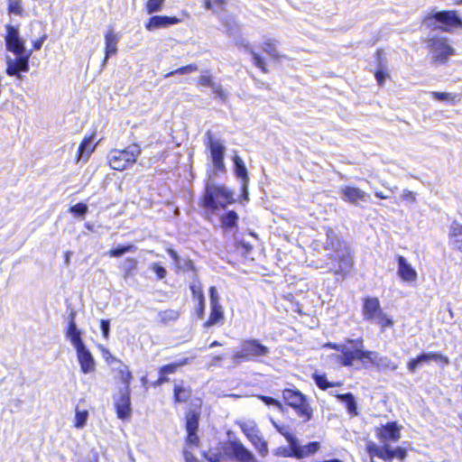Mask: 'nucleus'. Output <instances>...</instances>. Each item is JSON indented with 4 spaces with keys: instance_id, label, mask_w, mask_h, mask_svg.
I'll return each instance as SVG.
<instances>
[{
    "instance_id": "nucleus-1",
    "label": "nucleus",
    "mask_w": 462,
    "mask_h": 462,
    "mask_svg": "<svg viewBox=\"0 0 462 462\" xmlns=\"http://www.w3.org/2000/svg\"><path fill=\"white\" fill-rule=\"evenodd\" d=\"M324 248L333 251L335 254H327L326 260L318 264L317 268H324L329 273L342 276L350 272L354 264L350 248L337 232L330 227L326 231Z\"/></svg>"
},
{
    "instance_id": "nucleus-2",
    "label": "nucleus",
    "mask_w": 462,
    "mask_h": 462,
    "mask_svg": "<svg viewBox=\"0 0 462 462\" xmlns=\"http://www.w3.org/2000/svg\"><path fill=\"white\" fill-rule=\"evenodd\" d=\"M5 45L6 49L15 55L14 59L6 58V73L10 76H17L21 79V72L28 69L29 56L25 54L24 42L20 38L18 29L14 26L6 25Z\"/></svg>"
},
{
    "instance_id": "nucleus-3",
    "label": "nucleus",
    "mask_w": 462,
    "mask_h": 462,
    "mask_svg": "<svg viewBox=\"0 0 462 462\" xmlns=\"http://www.w3.org/2000/svg\"><path fill=\"white\" fill-rule=\"evenodd\" d=\"M234 193L224 185H217L209 176L201 198V206L211 211L225 208L235 202Z\"/></svg>"
},
{
    "instance_id": "nucleus-4",
    "label": "nucleus",
    "mask_w": 462,
    "mask_h": 462,
    "mask_svg": "<svg viewBox=\"0 0 462 462\" xmlns=\"http://www.w3.org/2000/svg\"><path fill=\"white\" fill-rule=\"evenodd\" d=\"M363 338H347L344 344L326 343L324 347L335 349L341 354H336L331 357L342 366L354 367L356 365L358 353L361 351Z\"/></svg>"
},
{
    "instance_id": "nucleus-5",
    "label": "nucleus",
    "mask_w": 462,
    "mask_h": 462,
    "mask_svg": "<svg viewBox=\"0 0 462 462\" xmlns=\"http://www.w3.org/2000/svg\"><path fill=\"white\" fill-rule=\"evenodd\" d=\"M271 350L263 345L260 340L252 338L242 341L240 350L233 356V363L236 365L244 361H263L269 357Z\"/></svg>"
},
{
    "instance_id": "nucleus-6",
    "label": "nucleus",
    "mask_w": 462,
    "mask_h": 462,
    "mask_svg": "<svg viewBox=\"0 0 462 462\" xmlns=\"http://www.w3.org/2000/svg\"><path fill=\"white\" fill-rule=\"evenodd\" d=\"M422 23L429 28H440L446 32L462 28V19L456 11H438L427 15Z\"/></svg>"
},
{
    "instance_id": "nucleus-7",
    "label": "nucleus",
    "mask_w": 462,
    "mask_h": 462,
    "mask_svg": "<svg viewBox=\"0 0 462 462\" xmlns=\"http://www.w3.org/2000/svg\"><path fill=\"white\" fill-rule=\"evenodd\" d=\"M141 153L138 144L133 143L123 150H113L108 153L107 159L110 167L116 171H124L132 166Z\"/></svg>"
},
{
    "instance_id": "nucleus-8",
    "label": "nucleus",
    "mask_w": 462,
    "mask_h": 462,
    "mask_svg": "<svg viewBox=\"0 0 462 462\" xmlns=\"http://www.w3.org/2000/svg\"><path fill=\"white\" fill-rule=\"evenodd\" d=\"M374 365L380 370H394L397 367V365L391 361L386 356H380L379 353L375 351H367L365 350L364 342L362 343V347L360 353H358L356 365L354 366L356 369L360 367H369Z\"/></svg>"
},
{
    "instance_id": "nucleus-9",
    "label": "nucleus",
    "mask_w": 462,
    "mask_h": 462,
    "mask_svg": "<svg viewBox=\"0 0 462 462\" xmlns=\"http://www.w3.org/2000/svg\"><path fill=\"white\" fill-rule=\"evenodd\" d=\"M282 397L287 405L293 408L296 413L308 421L312 417V409L307 402L306 396L297 389L287 388L282 391Z\"/></svg>"
},
{
    "instance_id": "nucleus-10",
    "label": "nucleus",
    "mask_w": 462,
    "mask_h": 462,
    "mask_svg": "<svg viewBox=\"0 0 462 462\" xmlns=\"http://www.w3.org/2000/svg\"><path fill=\"white\" fill-rule=\"evenodd\" d=\"M131 377H122V387L113 395V402L116 411V415L120 420H127L132 413V404L130 398V379Z\"/></svg>"
},
{
    "instance_id": "nucleus-11",
    "label": "nucleus",
    "mask_w": 462,
    "mask_h": 462,
    "mask_svg": "<svg viewBox=\"0 0 462 462\" xmlns=\"http://www.w3.org/2000/svg\"><path fill=\"white\" fill-rule=\"evenodd\" d=\"M432 62L442 65L448 62L450 56L455 54V50L448 43L446 38L432 36L427 41Z\"/></svg>"
},
{
    "instance_id": "nucleus-12",
    "label": "nucleus",
    "mask_w": 462,
    "mask_h": 462,
    "mask_svg": "<svg viewBox=\"0 0 462 462\" xmlns=\"http://www.w3.org/2000/svg\"><path fill=\"white\" fill-rule=\"evenodd\" d=\"M239 427L254 448L259 452L260 456H267L268 444L263 438L256 423L254 420L243 421L239 423Z\"/></svg>"
},
{
    "instance_id": "nucleus-13",
    "label": "nucleus",
    "mask_w": 462,
    "mask_h": 462,
    "mask_svg": "<svg viewBox=\"0 0 462 462\" xmlns=\"http://www.w3.org/2000/svg\"><path fill=\"white\" fill-rule=\"evenodd\" d=\"M205 136L207 138L206 146L210 151L215 173L217 171L225 172L226 166L224 163V157L226 147L223 142L219 139H214L210 131H208Z\"/></svg>"
},
{
    "instance_id": "nucleus-14",
    "label": "nucleus",
    "mask_w": 462,
    "mask_h": 462,
    "mask_svg": "<svg viewBox=\"0 0 462 462\" xmlns=\"http://www.w3.org/2000/svg\"><path fill=\"white\" fill-rule=\"evenodd\" d=\"M431 364L443 367L449 364V360L448 356L438 352H424L408 363V370L410 373H415L418 368Z\"/></svg>"
},
{
    "instance_id": "nucleus-15",
    "label": "nucleus",
    "mask_w": 462,
    "mask_h": 462,
    "mask_svg": "<svg viewBox=\"0 0 462 462\" xmlns=\"http://www.w3.org/2000/svg\"><path fill=\"white\" fill-rule=\"evenodd\" d=\"M210 314L208 319L204 323L205 328L218 324L224 319V310L220 304V296L215 286L209 288Z\"/></svg>"
},
{
    "instance_id": "nucleus-16",
    "label": "nucleus",
    "mask_w": 462,
    "mask_h": 462,
    "mask_svg": "<svg viewBox=\"0 0 462 462\" xmlns=\"http://www.w3.org/2000/svg\"><path fill=\"white\" fill-rule=\"evenodd\" d=\"M340 199L347 203L359 206L360 202H368L370 195L363 189L354 186H343L339 190Z\"/></svg>"
},
{
    "instance_id": "nucleus-17",
    "label": "nucleus",
    "mask_w": 462,
    "mask_h": 462,
    "mask_svg": "<svg viewBox=\"0 0 462 462\" xmlns=\"http://www.w3.org/2000/svg\"><path fill=\"white\" fill-rule=\"evenodd\" d=\"M293 445L292 458L303 459L314 456L321 448V444L319 441H311L305 445L300 442V439L295 437L291 441Z\"/></svg>"
},
{
    "instance_id": "nucleus-18",
    "label": "nucleus",
    "mask_w": 462,
    "mask_h": 462,
    "mask_svg": "<svg viewBox=\"0 0 462 462\" xmlns=\"http://www.w3.org/2000/svg\"><path fill=\"white\" fill-rule=\"evenodd\" d=\"M226 452L239 462H258L254 455L240 441H229Z\"/></svg>"
},
{
    "instance_id": "nucleus-19",
    "label": "nucleus",
    "mask_w": 462,
    "mask_h": 462,
    "mask_svg": "<svg viewBox=\"0 0 462 462\" xmlns=\"http://www.w3.org/2000/svg\"><path fill=\"white\" fill-rule=\"evenodd\" d=\"M400 430L401 428L396 422H387L376 429V436L382 443L388 444V442L399 440L401 438Z\"/></svg>"
},
{
    "instance_id": "nucleus-20",
    "label": "nucleus",
    "mask_w": 462,
    "mask_h": 462,
    "mask_svg": "<svg viewBox=\"0 0 462 462\" xmlns=\"http://www.w3.org/2000/svg\"><path fill=\"white\" fill-rule=\"evenodd\" d=\"M69 327L67 330V338L70 341L72 346L76 348V350L79 349L81 346H84L85 344L81 338V332L78 329L77 324L75 322V312L71 311L69 317Z\"/></svg>"
},
{
    "instance_id": "nucleus-21",
    "label": "nucleus",
    "mask_w": 462,
    "mask_h": 462,
    "mask_svg": "<svg viewBox=\"0 0 462 462\" xmlns=\"http://www.w3.org/2000/svg\"><path fill=\"white\" fill-rule=\"evenodd\" d=\"M180 22L175 16H166V15H154L152 16L147 23L145 24V28L148 31H152L160 28H166L173 24H177Z\"/></svg>"
},
{
    "instance_id": "nucleus-22",
    "label": "nucleus",
    "mask_w": 462,
    "mask_h": 462,
    "mask_svg": "<svg viewBox=\"0 0 462 462\" xmlns=\"http://www.w3.org/2000/svg\"><path fill=\"white\" fill-rule=\"evenodd\" d=\"M398 263V275L400 278L407 282H414L417 279V273L411 267L410 263H408L406 258L404 256L399 255L397 257Z\"/></svg>"
},
{
    "instance_id": "nucleus-23",
    "label": "nucleus",
    "mask_w": 462,
    "mask_h": 462,
    "mask_svg": "<svg viewBox=\"0 0 462 462\" xmlns=\"http://www.w3.org/2000/svg\"><path fill=\"white\" fill-rule=\"evenodd\" d=\"M119 42V36L114 32L113 30H109L105 35V58L102 61V68L106 66L107 60L111 55H115L117 52V43Z\"/></svg>"
},
{
    "instance_id": "nucleus-24",
    "label": "nucleus",
    "mask_w": 462,
    "mask_h": 462,
    "mask_svg": "<svg viewBox=\"0 0 462 462\" xmlns=\"http://www.w3.org/2000/svg\"><path fill=\"white\" fill-rule=\"evenodd\" d=\"M379 300L374 297H367L364 300L363 314L367 320H373L379 312H382Z\"/></svg>"
},
{
    "instance_id": "nucleus-25",
    "label": "nucleus",
    "mask_w": 462,
    "mask_h": 462,
    "mask_svg": "<svg viewBox=\"0 0 462 462\" xmlns=\"http://www.w3.org/2000/svg\"><path fill=\"white\" fill-rule=\"evenodd\" d=\"M448 239L449 245L462 253V225L456 220L449 226Z\"/></svg>"
},
{
    "instance_id": "nucleus-26",
    "label": "nucleus",
    "mask_w": 462,
    "mask_h": 462,
    "mask_svg": "<svg viewBox=\"0 0 462 462\" xmlns=\"http://www.w3.org/2000/svg\"><path fill=\"white\" fill-rule=\"evenodd\" d=\"M77 356L82 372L84 374L92 372L94 369L95 362L91 353L86 347V346H81L79 349L77 350Z\"/></svg>"
},
{
    "instance_id": "nucleus-27",
    "label": "nucleus",
    "mask_w": 462,
    "mask_h": 462,
    "mask_svg": "<svg viewBox=\"0 0 462 462\" xmlns=\"http://www.w3.org/2000/svg\"><path fill=\"white\" fill-rule=\"evenodd\" d=\"M93 138L85 137L78 149V161L84 159L87 161L90 154L94 152L95 146H92Z\"/></svg>"
},
{
    "instance_id": "nucleus-28",
    "label": "nucleus",
    "mask_w": 462,
    "mask_h": 462,
    "mask_svg": "<svg viewBox=\"0 0 462 462\" xmlns=\"http://www.w3.org/2000/svg\"><path fill=\"white\" fill-rule=\"evenodd\" d=\"M233 162L235 165L236 176L240 179L242 182H249L247 169L243 159L237 154H235L233 157Z\"/></svg>"
},
{
    "instance_id": "nucleus-29",
    "label": "nucleus",
    "mask_w": 462,
    "mask_h": 462,
    "mask_svg": "<svg viewBox=\"0 0 462 462\" xmlns=\"http://www.w3.org/2000/svg\"><path fill=\"white\" fill-rule=\"evenodd\" d=\"M382 447H379L374 442H368L366 445V451L369 454L370 457H378L379 458H382L383 460L386 461V458H389L390 457H386L388 455L387 451V446L388 444H384Z\"/></svg>"
},
{
    "instance_id": "nucleus-30",
    "label": "nucleus",
    "mask_w": 462,
    "mask_h": 462,
    "mask_svg": "<svg viewBox=\"0 0 462 462\" xmlns=\"http://www.w3.org/2000/svg\"><path fill=\"white\" fill-rule=\"evenodd\" d=\"M138 261L134 257H127L119 264L120 270L123 272V277L127 279L134 275L137 269Z\"/></svg>"
},
{
    "instance_id": "nucleus-31",
    "label": "nucleus",
    "mask_w": 462,
    "mask_h": 462,
    "mask_svg": "<svg viewBox=\"0 0 462 462\" xmlns=\"http://www.w3.org/2000/svg\"><path fill=\"white\" fill-rule=\"evenodd\" d=\"M242 46L245 51L248 52L252 56L254 65L260 69L263 73H266L268 70L265 66V62L260 54L254 51L249 42H243Z\"/></svg>"
},
{
    "instance_id": "nucleus-32",
    "label": "nucleus",
    "mask_w": 462,
    "mask_h": 462,
    "mask_svg": "<svg viewBox=\"0 0 462 462\" xmlns=\"http://www.w3.org/2000/svg\"><path fill=\"white\" fill-rule=\"evenodd\" d=\"M81 403H78L75 409V422L74 426L77 429H83L88 421V411L87 409L80 408Z\"/></svg>"
},
{
    "instance_id": "nucleus-33",
    "label": "nucleus",
    "mask_w": 462,
    "mask_h": 462,
    "mask_svg": "<svg viewBox=\"0 0 462 462\" xmlns=\"http://www.w3.org/2000/svg\"><path fill=\"white\" fill-rule=\"evenodd\" d=\"M431 97L438 101H447L450 104H456L460 101V94H452L447 92H431Z\"/></svg>"
},
{
    "instance_id": "nucleus-34",
    "label": "nucleus",
    "mask_w": 462,
    "mask_h": 462,
    "mask_svg": "<svg viewBox=\"0 0 462 462\" xmlns=\"http://www.w3.org/2000/svg\"><path fill=\"white\" fill-rule=\"evenodd\" d=\"M137 250L134 245H118L107 252L110 257L118 258L127 253H134Z\"/></svg>"
},
{
    "instance_id": "nucleus-35",
    "label": "nucleus",
    "mask_w": 462,
    "mask_h": 462,
    "mask_svg": "<svg viewBox=\"0 0 462 462\" xmlns=\"http://www.w3.org/2000/svg\"><path fill=\"white\" fill-rule=\"evenodd\" d=\"M191 390L180 384H175L174 400L176 402H186L190 397Z\"/></svg>"
},
{
    "instance_id": "nucleus-36",
    "label": "nucleus",
    "mask_w": 462,
    "mask_h": 462,
    "mask_svg": "<svg viewBox=\"0 0 462 462\" xmlns=\"http://www.w3.org/2000/svg\"><path fill=\"white\" fill-rule=\"evenodd\" d=\"M387 451L388 455L386 457H390L386 458V462H391L393 461V458L403 460L407 457V450L402 447L393 448L391 445L388 444Z\"/></svg>"
},
{
    "instance_id": "nucleus-37",
    "label": "nucleus",
    "mask_w": 462,
    "mask_h": 462,
    "mask_svg": "<svg viewBox=\"0 0 462 462\" xmlns=\"http://www.w3.org/2000/svg\"><path fill=\"white\" fill-rule=\"evenodd\" d=\"M100 350L103 358H105L107 362H109L110 364L115 363L116 365H118V367L123 366V368L120 369V375H131V373L127 370V367L122 365L120 361L114 358L112 354L106 348L100 346Z\"/></svg>"
},
{
    "instance_id": "nucleus-38",
    "label": "nucleus",
    "mask_w": 462,
    "mask_h": 462,
    "mask_svg": "<svg viewBox=\"0 0 462 462\" xmlns=\"http://www.w3.org/2000/svg\"><path fill=\"white\" fill-rule=\"evenodd\" d=\"M199 428V414L189 411L186 414V430L187 432H197Z\"/></svg>"
},
{
    "instance_id": "nucleus-39",
    "label": "nucleus",
    "mask_w": 462,
    "mask_h": 462,
    "mask_svg": "<svg viewBox=\"0 0 462 462\" xmlns=\"http://www.w3.org/2000/svg\"><path fill=\"white\" fill-rule=\"evenodd\" d=\"M262 49L271 58H273L274 60H278L280 58V54L277 51L276 44H275L274 41H273L271 39L265 40L263 42Z\"/></svg>"
},
{
    "instance_id": "nucleus-40",
    "label": "nucleus",
    "mask_w": 462,
    "mask_h": 462,
    "mask_svg": "<svg viewBox=\"0 0 462 462\" xmlns=\"http://www.w3.org/2000/svg\"><path fill=\"white\" fill-rule=\"evenodd\" d=\"M185 364V362H172L162 365L159 370V375H167L170 374L180 373V368Z\"/></svg>"
},
{
    "instance_id": "nucleus-41",
    "label": "nucleus",
    "mask_w": 462,
    "mask_h": 462,
    "mask_svg": "<svg viewBox=\"0 0 462 462\" xmlns=\"http://www.w3.org/2000/svg\"><path fill=\"white\" fill-rule=\"evenodd\" d=\"M228 0H204V6L207 10L217 13L223 10Z\"/></svg>"
},
{
    "instance_id": "nucleus-42",
    "label": "nucleus",
    "mask_w": 462,
    "mask_h": 462,
    "mask_svg": "<svg viewBox=\"0 0 462 462\" xmlns=\"http://www.w3.org/2000/svg\"><path fill=\"white\" fill-rule=\"evenodd\" d=\"M197 70H198V66L196 64H189L187 66L178 68L177 69L167 73L165 75V78H169V77H171V76L177 75V74H180V75L190 74Z\"/></svg>"
},
{
    "instance_id": "nucleus-43",
    "label": "nucleus",
    "mask_w": 462,
    "mask_h": 462,
    "mask_svg": "<svg viewBox=\"0 0 462 462\" xmlns=\"http://www.w3.org/2000/svg\"><path fill=\"white\" fill-rule=\"evenodd\" d=\"M237 219V214L231 210L222 217V224L226 227H233L236 225Z\"/></svg>"
},
{
    "instance_id": "nucleus-44",
    "label": "nucleus",
    "mask_w": 462,
    "mask_h": 462,
    "mask_svg": "<svg viewBox=\"0 0 462 462\" xmlns=\"http://www.w3.org/2000/svg\"><path fill=\"white\" fill-rule=\"evenodd\" d=\"M340 399L346 403V408L349 413H356V402L352 393H345L340 396Z\"/></svg>"
},
{
    "instance_id": "nucleus-45",
    "label": "nucleus",
    "mask_w": 462,
    "mask_h": 462,
    "mask_svg": "<svg viewBox=\"0 0 462 462\" xmlns=\"http://www.w3.org/2000/svg\"><path fill=\"white\" fill-rule=\"evenodd\" d=\"M165 0H148L146 3V10L149 14L158 13L162 10Z\"/></svg>"
},
{
    "instance_id": "nucleus-46",
    "label": "nucleus",
    "mask_w": 462,
    "mask_h": 462,
    "mask_svg": "<svg viewBox=\"0 0 462 462\" xmlns=\"http://www.w3.org/2000/svg\"><path fill=\"white\" fill-rule=\"evenodd\" d=\"M222 24L228 35L232 36L239 31L237 23L233 19H222Z\"/></svg>"
},
{
    "instance_id": "nucleus-47",
    "label": "nucleus",
    "mask_w": 462,
    "mask_h": 462,
    "mask_svg": "<svg viewBox=\"0 0 462 462\" xmlns=\"http://www.w3.org/2000/svg\"><path fill=\"white\" fill-rule=\"evenodd\" d=\"M273 423L277 431L285 438L286 441H292L293 439L296 437L292 432H291L288 426H281L274 421H273Z\"/></svg>"
},
{
    "instance_id": "nucleus-48",
    "label": "nucleus",
    "mask_w": 462,
    "mask_h": 462,
    "mask_svg": "<svg viewBox=\"0 0 462 462\" xmlns=\"http://www.w3.org/2000/svg\"><path fill=\"white\" fill-rule=\"evenodd\" d=\"M88 206L85 203H77L69 208V212L75 217H84L88 212Z\"/></svg>"
},
{
    "instance_id": "nucleus-49",
    "label": "nucleus",
    "mask_w": 462,
    "mask_h": 462,
    "mask_svg": "<svg viewBox=\"0 0 462 462\" xmlns=\"http://www.w3.org/2000/svg\"><path fill=\"white\" fill-rule=\"evenodd\" d=\"M379 326H381L382 328H390L393 325V320L387 317L385 313L379 312V314L374 319Z\"/></svg>"
},
{
    "instance_id": "nucleus-50",
    "label": "nucleus",
    "mask_w": 462,
    "mask_h": 462,
    "mask_svg": "<svg viewBox=\"0 0 462 462\" xmlns=\"http://www.w3.org/2000/svg\"><path fill=\"white\" fill-rule=\"evenodd\" d=\"M159 316L162 322L178 319L180 314L178 311L173 310H164L159 313Z\"/></svg>"
},
{
    "instance_id": "nucleus-51",
    "label": "nucleus",
    "mask_w": 462,
    "mask_h": 462,
    "mask_svg": "<svg viewBox=\"0 0 462 462\" xmlns=\"http://www.w3.org/2000/svg\"><path fill=\"white\" fill-rule=\"evenodd\" d=\"M287 442H288V447H279L276 449L275 455L285 457H292V454H293V452H292V449H293L292 442L291 441H287Z\"/></svg>"
},
{
    "instance_id": "nucleus-52",
    "label": "nucleus",
    "mask_w": 462,
    "mask_h": 462,
    "mask_svg": "<svg viewBox=\"0 0 462 462\" xmlns=\"http://www.w3.org/2000/svg\"><path fill=\"white\" fill-rule=\"evenodd\" d=\"M149 268L156 273L158 280H162L167 275L166 269L159 263H152Z\"/></svg>"
},
{
    "instance_id": "nucleus-53",
    "label": "nucleus",
    "mask_w": 462,
    "mask_h": 462,
    "mask_svg": "<svg viewBox=\"0 0 462 462\" xmlns=\"http://www.w3.org/2000/svg\"><path fill=\"white\" fill-rule=\"evenodd\" d=\"M316 384L322 390H327L329 387L339 385L340 383H330L328 381V377H313Z\"/></svg>"
},
{
    "instance_id": "nucleus-54",
    "label": "nucleus",
    "mask_w": 462,
    "mask_h": 462,
    "mask_svg": "<svg viewBox=\"0 0 462 462\" xmlns=\"http://www.w3.org/2000/svg\"><path fill=\"white\" fill-rule=\"evenodd\" d=\"M212 92L215 93L223 102H226L228 99V92L224 90L220 84H215L212 86Z\"/></svg>"
},
{
    "instance_id": "nucleus-55",
    "label": "nucleus",
    "mask_w": 462,
    "mask_h": 462,
    "mask_svg": "<svg viewBox=\"0 0 462 462\" xmlns=\"http://www.w3.org/2000/svg\"><path fill=\"white\" fill-rule=\"evenodd\" d=\"M177 269L183 271V272H189V271H195V266L193 262L190 259H184L181 258L180 263L176 265Z\"/></svg>"
},
{
    "instance_id": "nucleus-56",
    "label": "nucleus",
    "mask_w": 462,
    "mask_h": 462,
    "mask_svg": "<svg viewBox=\"0 0 462 462\" xmlns=\"http://www.w3.org/2000/svg\"><path fill=\"white\" fill-rule=\"evenodd\" d=\"M260 399L268 406H273L279 411H282V404L278 400L269 396H260Z\"/></svg>"
},
{
    "instance_id": "nucleus-57",
    "label": "nucleus",
    "mask_w": 462,
    "mask_h": 462,
    "mask_svg": "<svg viewBox=\"0 0 462 462\" xmlns=\"http://www.w3.org/2000/svg\"><path fill=\"white\" fill-rule=\"evenodd\" d=\"M374 76L379 85H383L386 77L388 76L386 73V69L382 65L381 61L379 62V68L376 70Z\"/></svg>"
},
{
    "instance_id": "nucleus-58",
    "label": "nucleus",
    "mask_w": 462,
    "mask_h": 462,
    "mask_svg": "<svg viewBox=\"0 0 462 462\" xmlns=\"http://www.w3.org/2000/svg\"><path fill=\"white\" fill-rule=\"evenodd\" d=\"M100 329L102 331L103 337L107 339L110 333V321L108 319H101Z\"/></svg>"
},
{
    "instance_id": "nucleus-59",
    "label": "nucleus",
    "mask_w": 462,
    "mask_h": 462,
    "mask_svg": "<svg viewBox=\"0 0 462 462\" xmlns=\"http://www.w3.org/2000/svg\"><path fill=\"white\" fill-rule=\"evenodd\" d=\"M199 84L204 87H209L212 89V86H214L216 83L213 82L212 78L208 75H201L199 78Z\"/></svg>"
},
{
    "instance_id": "nucleus-60",
    "label": "nucleus",
    "mask_w": 462,
    "mask_h": 462,
    "mask_svg": "<svg viewBox=\"0 0 462 462\" xmlns=\"http://www.w3.org/2000/svg\"><path fill=\"white\" fill-rule=\"evenodd\" d=\"M22 11V7L19 1H10L9 4V12L14 14H20Z\"/></svg>"
},
{
    "instance_id": "nucleus-61",
    "label": "nucleus",
    "mask_w": 462,
    "mask_h": 462,
    "mask_svg": "<svg viewBox=\"0 0 462 462\" xmlns=\"http://www.w3.org/2000/svg\"><path fill=\"white\" fill-rule=\"evenodd\" d=\"M189 289L191 291L192 296L194 298H198V296L203 292L202 287L199 282L198 283H191L189 285Z\"/></svg>"
},
{
    "instance_id": "nucleus-62",
    "label": "nucleus",
    "mask_w": 462,
    "mask_h": 462,
    "mask_svg": "<svg viewBox=\"0 0 462 462\" xmlns=\"http://www.w3.org/2000/svg\"><path fill=\"white\" fill-rule=\"evenodd\" d=\"M167 253L169 254V255L172 258V260L174 261L175 263V265L180 263L181 262V257L178 254V253L172 249V248H169L167 249Z\"/></svg>"
},
{
    "instance_id": "nucleus-63",
    "label": "nucleus",
    "mask_w": 462,
    "mask_h": 462,
    "mask_svg": "<svg viewBox=\"0 0 462 462\" xmlns=\"http://www.w3.org/2000/svg\"><path fill=\"white\" fill-rule=\"evenodd\" d=\"M187 442L191 445H197L199 443V437L197 432H187Z\"/></svg>"
},
{
    "instance_id": "nucleus-64",
    "label": "nucleus",
    "mask_w": 462,
    "mask_h": 462,
    "mask_svg": "<svg viewBox=\"0 0 462 462\" xmlns=\"http://www.w3.org/2000/svg\"><path fill=\"white\" fill-rule=\"evenodd\" d=\"M183 457H184L185 462H199V459L197 457H195V456L188 450H184Z\"/></svg>"
}]
</instances>
